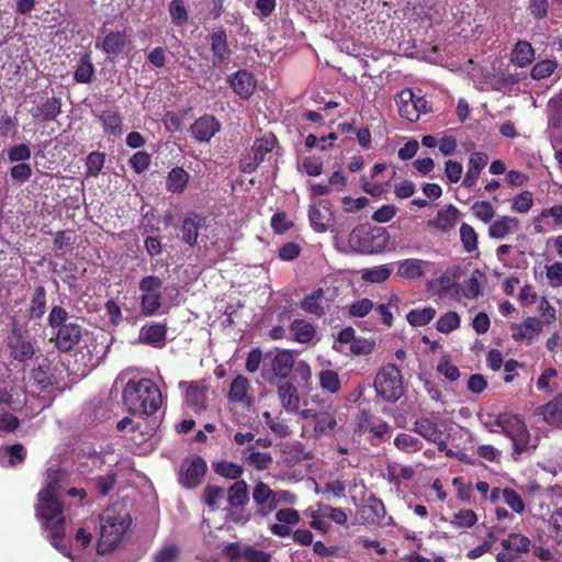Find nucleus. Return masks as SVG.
I'll list each match as a JSON object with an SVG mask.
<instances>
[{
  "instance_id": "obj_1",
  "label": "nucleus",
  "mask_w": 562,
  "mask_h": 562,
  "mask_svg": "<svg viewBox=\"0 0 562 562\" xmlns=\"http://www.w3.org/2000/svg\"><path fill=\"white\" fill-rule=\"evenodd\" d=\"M390 241L386 228L369 223L357 225L348 235L345 244L338 235L334 236V246L341 254L375 255L382 252Z\"/></svg>"
},
{
  "instance_id": "obj_2",
  "label": "nucleus",
  "mask_w": 562,
  "mask_h": 562,
  "mask_svg": "<svg viewBox=\"0 0 562 562\" xmlns=\"http://www.w3.org/2000/svg\"><path fill=\"white\" fill-rule=\"evenodd\" d=\"M123 404L132 415L150 416L161 405V393L149 379L130 380L122 392Z\"/></svg>"
},
{
  "instance_id": "obj_3",
  "label": "nucleus",
  "mask_w": 562,
  "mask_h": 562,
  "mask_svg": "<svg viewBox=\"0 0 562 562\" xmlns=\"http://www.w3.org/2000/svg\"><path fill=\"white\" fill-rule=\"evenodd\" d=\"M131 525L127 514H122L115 506H110L100 515V537L97 552L105 555L115 550Z\"/></svg>"
},
{
  "instance_id": "obj_4",
  "label": "nucleus",
  "mask_w": 562,
  "mask_h": 562,
  "mask_svg": "<svg viewBox=\"0 0 562 562\" xmlns=\"http://www.w3.org/2000/svg\"><path fill=\"white\" fill-rule=\"evenodd\" d=\"M261 376L270 385L290 378L296 384H307L312 378L311 368L305 361H295L293 353H276L270 369H262Z\"/></svg>"
},
{
  "instance_id": "obj_5",
  "label": "nucleus",
  "mask_w": 562,
  "mask_h": 562,
  "mask_svg": "<svg viewBox=\"0 0 562 562\" xmlns=\"http://www.w3.org/2000/svg\"><path fill=\"white\" fill-rule=\"evenodd\" d=\"M376 396L385 402L395 403L404 393L402 374L395 364H386L374 379Z\"/></svg>"
},
{
  "instance_id": "obj_6",
  "label": "nucleus",
  "mask_w": 562,
  "mask_h": 562,
  "mask_svg": "<svg viewBox=\"0 0 562 562\" xmlns=\"http://www.w3.org/2000/svg\"><path fill=\"white\" fill-rule=\"evenodd\" d=\"M277 143V138L272 133H267L262 137L257 138L249 150L243 154L239 168L240 171L251 173L265 160L266 156L272 151Z\"/></svg>"
},
{
  "instance_id": "obj_7",
  "label": "nucleus",
  "mask_w": 562,
  "mask_h": 562,
  "mask_svg": "<svg viewBox=\"0 0 562 562\" xmlns=\"http://www.w3.org/2000/svg\"><path fill=\"white\" fill-rule=\"evenodd\" d=\"M503 551L495 557L496 562H514L519 555L531 551V540L520 532H509L501 541Z\"/></svg>"
},
{
  "instance_id": "obj_8",
  "label": "nucleus",
  "mask_w": 562,
  "mask_h": 562,
  "mask_svg": "<svg viewBox=\"0 0 562 562\" xmlns=\"http://www.w3.org/2000/svg\"><path fill=\"white\" fill-rule=\"evenodd\" d=\"M413 430L429 442H437L446 430V423L438 412H430L418 417Z\"/></svg>"
},
{
  "instance_id": "obj_9",
  "label": "nucleus",
  "mask_w": 562,
  "mask_h": 562,
  "mask_svg": "<svg viewBox=\"0 0 562 562\" xmlns=\"http://www.w3.org/2000/svg\"><path fill=\"white\" fill-rule=\"evenodd\" d=\"M397 104L401 116L411 122L417 121L420 113L427 112V103L424 98L416 95L411 89L402 90L398 93Z\"/></svg>"
},
{
  "instance_id": "obj_10",
  "label": "nucleus",
  "mask_w": 562,
  "mask_h": 562,
  "mask_svg": "<svg viewBox=\"0 0 562 562\" xmlns=\"http://www.w3.org/2000/svg\"><path fill=\"white\" fill-rule=\"evenodd\" d=\"M276 491L265 482H258L252 490V499L255 503V515L266 518L277 509Z\"/></svg>"
},
{
  "instance_id": "obj_11",
  "label": "nucleus",
  "mask_w": 562,
  "mask_h": 562,
  "mask_svg": "<svg viewBox=\"0 0 562 562\" xmlns=\"http://www.w3.org/2000/svg\"><path fill=\"white\" fill-rule=\"evenodd\" d=\"M358 430L363 434H371L373 437L385 440L390 437V425L379 416L362 409L358 415Z\"/></svg>"
},
{
  "instance_id": "obj_12",
  "label": "nucleus",
  "mask_w": 562,
  "mask_h": 562,
  "mask_svg": "<svg viewBox=\"0 0 562 562\" xmlns=\"http://www.w3.org/2000/svg\"><path fill=\"white\" fill-rule=\"evenodd\" d=\"M331 216V205L328 200H319L311 203L308 210V220L312 228L316 233L327 232Z\"/></svg>"
},
{
  "instance_id": "obj_13",
  "label": "nucleus",
  "mask_w": 562,
  "mask_h": 562,
  "mask_svg": "<svg viewBox=\"0 0 562 562\" xmlns=\"http://www.w3.org/2000/svg\"><path fill=\"white\" fill-rule=\"evenodd\" d=\"M180 386H186V404L195 414H200L206 409L207 386L202 382H180Z\"/></svg>"
},
{
  "instance_id": "obj_14",
  "label": "nucleus",
  "mask_w": 562,
  "mask_h": 562,
  "mask_svg": "<svg viewBox=\"0 0 562 562\" xmlns=\"http://www.w3.org/2000/svg\"><path fill=\"white\" fill-rule=\"evenodd\" d=\"M207 470L205 460L196 456L189 465L180 473L179 482L186 488H195L201 484Z\"/></svg>"
},
{
  "instance_id": "obj_15",
  "label": "nucleus",
  "mask_w": 562,
  "mask_h": 562,
  "mask_svg": "<svg viewBox=\"0 0 562 562\" xmlns=\"http://www.w3.org/2000/svg\"><path fill=\"white\" fill-rule=\"evenodd\" d=\"M61 358L63 364L66 366L67 370L77 375V376H86L88 375L98 364V362H93L88 364L92 360L93 353H63Z\"/></svg>"
},
{
  "instance_id": "obj_16",
  "label": "nucleus",
  "mask_w": 562,
  "mask_h": 562,
  "mask_svg": "<svg viewBox=\"0 0 562 562\" xmlns=\"http://www.w3.org/2000/svg\"><path fill=\"white\" fill-rule=\"evenodd\" d=\"M38 505L36 507V516L42 520H54L63 515V504L57 495L38 493Z\"/></svg>"
},
{
  "instance_id": "obj_17",
  "label": "nucleus",
  "mask_w": 562,
  "mask_h": 562,
  "mask_svg": "<svg viewBox=\"0 0 562 562\" xmlns=\"http://www.w3.org/2000/svg\"><path fill=\"white\" fill-rule=\"evenodd\" d=\"M429 262L423 259L408 258L396 262V274L403 279L417 280L423 278L428 269Z\"/></svg>"
},
{
  "instance_id": "obj_18",
  "label": "nucleus",
  "mask_w": 562,
  "mask_h": 562,
  "mask_svg": "<svg viewBox=\"0 0 562 562\" xmlns=\"http://www.w3.org/2000/svg\"><path fill=\"white\" fill-rule=\"evenodd\" d=\"M276 519L280 524H273L269 527L271 533L278 536L280 538H284L290 536L291 528L289 526H294L300 522V514L294 508H283L279 509L276 513Z\"/></svg>"
},
{
  "instance_id": "obj_19",
  "label": "nucleus",
  "mask_w": 562,
  "mask_h": 562,
  "mask_svg": "<svg viewBox=\"0 0 562 562\" xmlns=\"http://www.w3.org/2000/svg\"><path fill=\"white\" fill-rule=\"evenodd\" d=\"M81 337V327L77 324L69 323L58 328L56 334V346L59 351H69L79 344Z\"/></svg>"
},
{
  "instance_id": "obj_20",
  "label": "nucleus",
  "mask_w": 562,
  "mask_h": 562,
  "mask_svg": "<svg viewBox=\"0 0 562 562\" xmlns=\"http://www.w3.org/2000/svg\"><path fill=\"white\" fill-rule=\"evenodd\" d=\"M294 383L295 382L291 380L277 384V393L280 403L283 409L290 414L299 412L301 403L300 395Z\"/></svg>"
},
{
  "instance_id": "obj_21",
  "label": "nucleus",
  "mask_w": 562,
  "mask_h": 562,
  "mask_svg": "<svg viewBox=\"0 0 562 562\" xmlns=\"http://www.w3.org/2000/svg\"><path fill=\"white\" fill-rule=\"evenodd\" d=\"M221 124L214 116L204 115L191 125V134L198 142L207 143L220 131Z\"/></svg>"
},
{
  "instance_id": "obj_22",
  "label": "nucleus",
  "mask_w": 562,
  "mask_h": 562,
  "mask_svg": "<svg viewBox=\"0 0 562 562\" xmlns=\"http://www.w3.org/2000/svg\"><path fill=\"white\" fill-rule=\"evenodd\" d=\"M487 283L486 274L475 269L471 272L470 277L463 281L460 291L463 297L468 300H476L483 295V290Z\"/></svg>"
},
{
  "instance_id": "obj_23",
  "label": "nucleus",
  "mask_w": 562,
  "mask_h": 562,
  "mask_svg": "<svg viewBox=\"0 0 562 562\" xmlns=\"http://www.w3.org/2000/svg\"><path fill=\"white\" fill-rule=\"evenodd\" d=\"M518 228L519 220L517 217L504 215L490 225L487 234L492 239L502 240L517 233Z\"/></svg>"
},
{
  "instance_id": "obj_24",
  "label": "nucleus",
  "mask_w": 562,
  "mask_h": 562,
  "mask_svg": "<svg viewBox=\"0 0 562 562\" xmlns=\"http://www.w3.org/2000/svg\"><path fill=\"white\" fill-rule=\"evenodd\" d=\"M386 515V508L382 499L374 495L369 496L361 508V516L367 524L380 525Z\"/></svg>"
},
{
  "instance_id": "obj_25",
  "label": "nucleus",
  "mask_w": 562,
  "mask_h": 562,
  "mask_svg": "<svg viewBox=\"0 0 562 562\" xmlns=\"http://www.w3.org/2000/svg\"><path fill=\"white\" fill-rule=\"evenodd\" d=\"M487 161L488 157L484 153L475 151L470 155L468 170L463 179V186L465 188H471L476 183L480 173L487 165Z\"/></svg>"
},
{
  "instance_id": "obj_26",
  "label": "nucleus",
  "mask_w": 562,
  "mask_h": 562,
  "mask_svg": "<svg viewBox=\"0 0 562 562\" xmlns=\"http://www.w3.org/2000/svg\"><path fill=\"white\" fill-rule=\"evenodd\" d=\"M127 44L128 41L124 32L112 31L104 36L101 48L110 58H115L124 52Z\"/></svg>"
},
{
  "instance_id": "obj_27",
  "label": "nucleus",
  "mask_w": 562,
  "mask_h": 562,
  "mask_svg": "<svg viewBox=\"0 0 562 562\" xmlns=\"http://www.w3.org/2000/svg\"><path fill=\"white\" fill-rule=\"evenodd\" d=\"M228 81L233 90L244 99L249 98L256 88L254 76L246 70L237 71L233 77H229Z\"/></svg>"
},
{
  "instance_id": "obj_28",
  "label": "nucleus",
  "mask_w": 562,
  "mask_h": 562,
  "mask_svg": "<svg viewBox=\"0 0 562 562\" xmlns=\"http://www.w3.org/2000/svg\"><path fill=\"white\" fill-rule=\"evenodd\" d=\"M458 210L453 205H447L440 209L437 216L428 222V226L434 227L440 232H450L457 224Z\"/></svg>"
},
{
  "instance_id": "obj_29",
  "label": "nucleus",
  "mask_w": 562,
  "mask_h": 562,
  "mask_svg": "<svg viewBox=\"0 0 562 562\" xmlns=\"http://www.w3.org/2000/svg\"><path fill=\"white\" fill-rule=\"evenodd\" d=\"M494 425L501 428V434L513 440L526 424L518 415L498 414Z\"/></svg>"
},
{
  "instance_id": "obj_30",
  "label": "nucleus",
  "mask_w": 562,
  "mask_h": 562,
  "mask_svg": "<svg viewBox=\"0 0 562 562\" xmlns=\"http://www.w3.org/2000/svg\"><path fill=\"white\" fill-rule=\"evenodd\" d=\"M167 327L165 324L156 323L144 326L139 331V339L151 345L154 348H162L166 339Z\"/></svg>"
},
{
  "instance_id": "obj_31",
  "label": "nucleus",
  "mask_w": 562,
  "mask_h": 562,
  "mask_svg": "<svg viewBox=\"0 0 562 562\" xmlns=\"http://www.w3.org/2000/svg\"><path fill=\"white\" fill-rule=\"evenodd\" d=\"M248 501L249 491L246 481H236L227 490V503L232 508H244Z\"/></svg>"
},
{
  "instance_id": "obj_32",
  "label": "nucleus",
  "mask_w": 562,
  "mask_h": 562,
  "mask_svg": "<svg viewBox=\"0 0 562 562\" xmlns=\"http://www.w3.org/2000/svg\"><path fill=\"white\" fill-rule=\"evenodd\" d=\"M45 530L48 532V540L50 544L59 551L65 547L61 544L65 538V517L60 516L54 520L42 521Z\"/></svg>"
},
{
  "instance_id": "obj_33",
  "label": "nucleus",
  "mask_w": 562,
  "mask_h": 562,
  "mask_svg": "<svg viewBox=\"0 0 562 562\" xmlns=\"http://www.w3.org/2000/svg\"><path fill=\"white\" fill-rule=\"evenodd\" d=\"M249 389V381L243 375H237L231 383V387L227 394V398L233 403L250 404V400L247 396Z\"/></svg>"
},
{
  "instance_id": "obj_34",
  "label": "nucleus",
  "mask_w": 562,
  "mask_h": 562,
  "mask_svg": "<svg viewBox=\"0 0 562 562\" xmlns=\"http://www.w3.org/2000/svg\"><path fill=\"white\" fill-rule=\"evenodd\" d=\"M190 175L181 167L172 168L166 179V188L169 192L181 193L186 189Z\"/></svg>"
},
{
  "instance_id": "obj_35",
  "label": "nucleus",
  "mask_w": 562,
  "mask_h": 562,
  "mask_svg": "<svg viewBox=\"0 0 562 562\" xmlns=\"http://www.w3.org/2000/svg\"><path fill=\"white\" fill-rule=\"evenodd\" d=\"M212 470L220 476L227 480L239 481L244 473L243 465L226 460L213 461Z\"/></svg>"
},
{
  "instance_id": "obj_36",
  "label": "nucleus",
  "mask_w": 562,
  "mask_h": 562,
  "mask_svg": "<svg viewBox=\"0 0 562 562\" xmlns=\"http://www.w3.org/2000/svg\"><path fill=\"white\" fill-rule=\"evenodd\" d=\"M243 460L259 471L267 470L272 463L270 453L256 451L255 447H248L243 451Z\"/></svg>"
},
{
  "instance_id": "obj_37",
  "label": "nucleus",
  "mask_w": 562,
  "mask_h": 562,
  "mask_svg": "<svg viewBox=\"0 0 562 562\" xmlns=\"http://www.w3.org/2000/svg\"><path fill=\"white\" fill-rule=\"evenodd\" d=\"M535 59V50L527 41H519L513 50L512 61L518 67H526Z\"/></svg>"
},
{
  "instance_id": "obj_38",
  "label": "nucleus",
  "mask_w": 562,
  "mask_h": 562,
  "mask_svg": "<svg viewBox=\"0 0 562 562\" xmlns=\"http://www.w3.org/2000/svg\"><path fill=\"white\" fill-rule=\"evenodd\" d=\"M337 426L336 416L330 412H319L314 423V432L316 437L333 435Z\"/></svg>"
},
{
  "instance_id": "obj_39",
  "label": "nucleus",
  "mask_w": 562,
  "mask_h": 562,
  "mask_svg": "<svg viewBox=\"0 0 562 562\" xmlns=\"http://www.w3.org/2000/svg\"><path fill=\"white\" fill-rule=\"evenodd\" d=\"M291 333L300 344L311 342L315 337V327L304 319H295L291 324Z\"/></svg>"
},
{
  "instance_id": "obj_40",
  "label": "nucleus",
  "mask_w": 562,
  "mask_h": 562,
  "mask_svg": "<svg viewBox=\"0 0 562 562\" xmlns=\"http://www.w3.org/2000/svg\"><path fill=\"white\" fill-rule=\"evenodd\" d=\"M99 120L102 124L103 131L106 134L120 135L122 133V116L116 111H102L99 114Z\"/></svg>"
},
{
  "instance_id": "obj_41",
  "label": "nucleus",
  "mask_w": 562,
  "mask_h": 562,
  "mask_svg": "<svg viewBox=\"0 0 562 562\" xmlns=\"http://www.w3.org/2000/svg\"><path fill=\"white\" fill-rule=\"evenodd\" d=\"M546 324L537 317H528L513 334L515 339H531L538 335Z\"/></svg>"
},
{
  "instance_id": "obj_42",
  "label": "nucleus",
  "mask_w": 562,
  "mask_h": 562,
  "mask_svg": "<svg viewBox=\"0 0 562 562\" xmlns=\"http://www.w3.org/2000/svg\"><path fill=\"white\" fill-rule=\"evenodd\" d=\"M324 291L322 289H317L313 291L310 295H307L302 302L301 307L310 314H313L317 317L324 315Z\"/></svg>"
},
{
  "instance_id": "obj_43",
  "label": "nucleus",
  "mask_w": 562,
  "mask_h": 562,
  "mask_svg": "<svg viewBox=\"0 0 562 562\" xmlns=\"http://www.w3.org/2000/svg\"><path fill=\"white\" fill-rule=\"evenodd\" d=\"M436 313V308H434L432 306L414 308L407 313L406 321L413 327L425 326L434 319Z\"/></svg>"
},
{
  "instance_id": "obj_44",
  "label": "nucleus",
  "mask_w": 562,
  "mask_h": 562,
  "mask_svg": "<svg viewBox=\"0 0 562 562\" xmlns=\"http://www.w3.org/2000/svg\"><path fill=\"white\" fill-rule=\"evenodd\" d=\"M211 48L214 57L220 61L228 57L229 48L225 31L220 30L211 35Z\"/></svg>"
},
{
  "instance_id": "obj_45",
  "label": "nucleus",
  "mask_w": 562,
  "mask_h": 562,
  "mask_svg": "<svg viewBox=\"0 0 562 562\" xmlns=\"http://www.w3.org/2000/svg\"><path fill=\"white\" fill-rule=\"evenodd\" d=\"M64 472L59 468H49L46 471V484L38 493L58 495L61 488Z\"/></svg>"
},
{
  "instance_id": "obj_46",
  "label": "nucleus",
  "mask_w": 562,
  "mask_h": 562,
  "mask_svg": "<svg viewBox=\"0 0 562 562\" xmlns=\"http://www.w3.org/2000/svg\"><path fill=\"white\" fill-rule=\"evenodd\" d=\"M45 360L46 359L44 358L43 361ZM32 376L34 383L41 391H46L53 385L55 380L54 374L50 372L49 368L44 364V362H40L38 366L32 370Z\"/></svg>"
},
{
  "instance_id": "obj_47",
  "label": "nucleus",
  "mask_w": 562,
  "mask_h": 562,
  "mask_svg": "<svg viewBox=\"0 0 562 562\" xmlns=\"http://www.w3.org/2000/svg\"><path fill=\"white\" fill-rule=\"evenodd\" d=\"M319 386L329 394H336L341 387L339 375L334 370H323L318 374Z\"/></svg>"
},
{
  "instance_id": "obj_48",
  "label": "nucleus",
  "mask_w": 562,
  "mask_h": 562,
  "mask_svg": "<svg viewBox=\"0 0 562 562\" xmlns=\"http://www.w3.org/2000/svg\"><path fill=\"white\" fill-rule=\"evenodd\" d=\"M394 446L405 453H413L422 450L423 442L418 438L403 432L395 437Z\"/></svg>"
},
{
  "instance_id": "obj_49",
  "label": "nucleus",
  "mask_w": 562,
  "mask_h": 562,
  "mask_svg": "<svg viewBox=\"0 0 562 562\" xmlns=\"http://www.w3.org/2000/svg\"><path fill=\"white\" fill-rule=\"evenodd\" d=\"M460 240L465 252L471 254L477 250V234L471 225L467 223L461 224Z\"/></svg>"
},
{
  "instance_id": "obj_50",
  "label": "nucleus",
  "mask_w": 562,
  "mask_h": 562,
  "mask_svg": "<svg viewBox=\"0 0 562 562\" xmlns=\"http://www.w3.org/2000/svg\"><path fill=\"white\" fill-rule=\"evenodd\" d=\"M543 419L550 425H557L562 415V397H555L547 403L541 411Z\"/></svg>"
},
{
  "instance_id": "obj_51",
  "label": "nucleus",
  "mask_w": 562,
  "mask_h": 562,
  "mask_svg": "<svg viewBox=\"0 0 562 562\" xmlns=\"http://www.w3.org/2000/svg\"><path fill=\"white\" fill-rule=\"evenodd\" d=\"M200 226L201 220L198 216L184 218L182 223V238L187 244L193 245L196 243Z\"/></svg>"
},
{
  "instance_id": "obj_52",
  "label": "nucleus",
  "mask_w": 562,
  "mask_h": 562,
  "mask_svg": "<svg viewBox=\"0 0 562 562\" xmlns=\"http://www.w3.org/2000/svg\"><path fill=\"white\" fill-rule=\"evenodd\" d=\"M225 495L226 490L224 487L207 484L204 487L203 502L209 508L216 509L218 508L220 501H222L225 497Z\"/></svg>"
},
{
  "instance_id": "obj_53",
  "label": "nucleus",
  "mask_w": 562,
  "mask_h": 562,
  "mask_svg": "<svg viewBox=\"0 0 562 562\" xmlns=\"http://www.w3.org/2000/svg\"><path fill=\"white\" fill-rule=\"evenodd\" d=\"M323 160L317 157H304L297 164V170L311 177H318L323 173Z\"/></svg>"
},
{
  "instance_id": "obj_54",
  "label": "nucleus",
  "mask_w": 562,
  "mask_h": 562,
  "mask_svg": "<svg viewBox=\"0 0 562 562\" xmlns=\"http://www.w3.org/2000/svg\"><path fill=\"white\" fill-rule=\"evenodd\" d=\"M548 285L552 289L562 288V262L553 261L544 266Z\"/></svg>"
},
{
  "instance_id": "obj_55",
  "label": "nucleus",
  "mask_w": 562,
  "mask_h": 562,
  "mask_svg": "<svg viewBox=\"0 0 562 562\" xmlns=\"http://www.w3.org/2000/svg\"><path fill=\"white\" fill-rule=\"evenodd\" d=\"M391 276V269L385 266H376L362 271V279L371 283H382Z\"/></svg>"
},
{
  "instance_id": "obj_56",
  "label": "nucleus",
  "mask_w": 562,
  "mask_h": 562,
  "mask_svg": "<svg viewBox=\"0 0 562 562\" xmlns=\"http://www.w3.org/2000/svg\"><path fill=\"white\" fill-rule=\"evenodd\" d=\"M45 306H46V300H45V290L43 286H37L34 291L31 306H30V314L34 318H40L45 313Z\"/></svg>"
},
{
  "instance_id": "obj_57",
  "label": "nucleus",
  "mask_w": 562,
  "mask_h": 562,
  "mask_svg": "<svg viewBox=\"0 0 562 562\" xmlns=\"http://www.w3.org/2000/svg\"><path fill=\"white\" fill-rule=\"evenodd\" d=\"M169 13L175 25H184L188 21V11L183 0H172L169 4Z\"/></svg>"
},
{
  "instance_id": "obj_58",
  "label": "nucleus",
  "mask_w": 562,
  "mask_h": 562,
  "mask_svg": "<svg viewBox=\"0 0 562 562\" xmlns=\"http://www.w3.org/2000/svg\"><path fill=\"white\" fill-rule=\"evenodd\" d=\"M94 72L93 65L89 55H85L78 65L74 78L77 82L87 83L91 80Z\"/></svg>"
},
{
  "instance_id": "obj_59",
  "label": "nucleus",
  "mask_w": 562,
  "mask_h": 562,
  "mask_svg": "<svg viewBox=\"0 0 562 562\" xmlns=\"http://www.w3.org/2000/svg\"><path fill=\"white\" fill-rule=\"evenodd\" d=\"M497 541V537L493 532H487L482 543L476 546L475 548L469 550L467 552V558L470 560H475L481 558L483 554L490 552Z\"/></svg>"
},
{
  "instance_id": "obj_60",
  "label": "nucleus",
  "mask_w": 562,
  "mask_h": 562,
  "mask_svg": "<svg viewBox=\"0 0 562 562\" xmlns=\"http://www.w3.org/2000/svg\"><path fill=\"white\" fill-rule=\"evenodd\" d=\"M503 498L506 505L515 513L522 514L526 509L525 502L515 490L506 487L503 490Z\"/></svg>"
},
{
  "instance_id": "obj_61",
  "label": "nucleus",
  "mask_w": 562,
  "mask_h": 562,
  "mask_svg": "<svg viewBox=\"0 0 562 562\" xmlns=\"http://www.w3.org/2000/svg\"><path fill=\"white\" fill-rule=\"evenodd\" d=\"M461 319L458 313L448 312L440 316L437 322V329L442 334H449L460 326Z\"/></svg>"
},
{
  "instance_id": "obj_62",
  "label": "nucleus",
  "mask_w": 562,
  "mask_h": 562,
  "mask_svg": "<svg viewBox=\"0 0 562 562\" xmlns=\"http://www.w3.org/2000/svg\"><path fill=\"white\" fill-rule=\"evenodd\" d=\"M180 557V549L173 543L165 544L153 557L154 562H177Z\"/></svg>"
},
{
  "instance_id": "obj_63",
  "label": "nucleus",
  "mask_w": 562,
  "mask_h": 562,
  "mask_svg": "<svg viewBox=\"0 0 562 562\" xmlns=\"http://www.w3.org/2000/svg\"><path fill=\"white\" fill-rule=\"evenodd\" d=\"M471 210L474 216L483 223H490L495 216V210L487 201L475 202Z\"/></svg>"
},
{
  "instance_id": "obj_64",
  "label": "nucleus",
  "mask_w": 562,
  "mask_h": 562,
  "mask_svg": "<svg viewBox=\"0 0 562 562\" xmlns=\"http://www.w3.org/2000/svg\"><path fill=\"white\" fill-rule=\"evenodd\" d=\"M271 554L269 552L258 550L254 546H244L243 560L245 562H270Z\"/></svg>"
}]
</instances>
